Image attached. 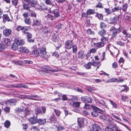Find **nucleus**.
<instances>
[{
  "instance_id": "nucleus-10",
  "label": "nucleus",
  "mask_w": 131,
  "mask_h": 131,
  "mask_svg": "<svg viewBox=\"0 0 131 131\" xmlns=\"http://www.w3.org/2000/svg\"><path fill=\"white\" fill-rule=\"evenodd\" d=\"M16 101L15 99H11L8 100L6 102V104L7 105H15Z\"/></svg>"
},
{
  "instance_id": "nucleus-18",
  "label": "nucleus",
  "mask_w": 131,
  "mask_h": 131,
  "mask_svg": "<svg viewBox=\"0 0 131 131\" xmlns=\"http://www.w3.org/2000/svg\"><path fill=\"white\" fill-rule=\"evenodd\" d=\"M119 19V17L117 16H115L113 18H111L110 19V23L113 24L116 22Z\"/></svg>"
},
{
  "instance_id": "nucleus-14",
  "label": "nucleus",
  "mask_w": 131,
  "mask_h": 131,
  "mask_svg": "<svg viewBox=\"0 0 131 131\" xmlns=\"http://www.w3.org/2000/svg\"><path fill=\"white\" fill-rule=\"evenodd\" d=\"M43 69L46 71H49L54 72H57L58 71V70L54 69L51 67L48 66H44Z\"/></svg>"
},
{
  "instance_id": "nucleus-64",
  "label": "nucleus",
  "mask_w": 131,
  "mask_h": 131,
  "mask_svg": "<svg viewBox=\"0 0 131 131\" xmlns=\"http://www.w3.org/2000/svg\"><path fill=\"white\" fill-rule=\"evenodd\" d=\"M52 56H56L57 58H58V57H59L58 53L57 52L55 51L52 54Z\"/></svg>"
},
{
  "instance_id": "nucleus-39",
  "label": "nucleus",
  "mask_w": 131,
  "mask_h": 131,
  "mask_svg": "<svg viewBox=\"0 0 131 131\" xmlns=\"http://www.w3.org/2000/svg\"><path fill=\"white\" fill-rule=\"evenodd\" d=\"M128 7V5L127 4H124L122 6V9L124 12H125Z\"/></svg>"
},
{
  "instance_id": "nucleus-45",
  "label": "nucleus",
  "mask_w": 131,
  "mask_h": 131,
  "mask_svg": "<svg viewBox=\"0 0 131 131\" xmlns=\"http://www.w3.org/2000/svg\"><path fill=\"white\" fill-rule=\"evenodd\" d=\"M29 12L31 13V15H30V16L34 17H36V13L33 11L31 10H29Z\"/></svg>"
},
{
  "instance_id": "nucleus-42",
  "label": "nucleus",
  "mask_w": 131,
  "mask_h": 131,
  "mask_svg": "<svg viewBox=\"0 0 131 131\" xmlns=\"http://www.w3.org/2000/svg\"><path fill=\"white\" fill-rule=\"evenodd\" d=\"M124 18L126 22H128L131 21V18L129 16H125L124 17Z\"/></svg>"
},
{
  "instance_id": "nucleus-33",
  "label": "nucleus",
  "mask_w": 131,
  "mask_h": 131,
  "mask_svg": "<svg viewBox=\"0 0 131 131\" xmlns=\"http://www.w3.org/2000/svg\"><path fill=\"white\" fill-rule=\"evenodd\" d=\"M86 89L89 91L91 92L92 91H95V88L93 87L87 86L86 87Z\"/></svg>"
},
{
  "instance_id": "nucleus-27",
  "label": "nucleus",
  "mask_w": 131,
  "mask_h": 131,
  "mask_svg": "<svg viewBox=\"0 0 131 131\" xmlns=\"http://www.w3.org/2000/svg\"><path fill=\"white\" fill-rule=\"evenodd\" d=\"M94 46H95L96 48L97 49L99 48H101L104 46V43L102 42H99L96 43H95Z\"/></svg>"
},
{
  "instance_id": "nucleus-12",
  "label": "nucleus",
  "mask_w": 131,
  "mask_h": 131,
  "mask_svg": "<svg viewBox=\"0 0 131 131\" xmlns=\"http://www.w3.org/2000/svg\"><path fill=\"white\" fill-rule=\"evenodd\" d=\"M92 128L93 131H101V128L99 125L96 124L92 125Z\"/></svg>"
},
{
  "instance_id": "nucleus-6",
  "label": "nucleus",
  "mask_w": 131,
  "mask_h": 131,
  "mask_svg": "<svg viewBox=\"0 0 131 131\" xmlns=\"http://www.w3.org/2000/svg\"><path fill=\"white\" fill-rule=\"evenodd\" d=\"M65 48L68 49H71L72 47L73 44L72 40H68L65 43Z\"/></svg>"
},
{
  "instance_id": "nucleus-9",
  "label": "nucleus",
  "mask_w": 131,
  "mask_h": 131,
  "mask_svg": "<svg viewBox=\"0 0 131 131\" xmlns=\"http://www.w3.org/2000/svg\"><path fill=\"white\" fill-rule=\"evenodd\" d=\"M82 101L86 103H91L93 100L91 98L88 96H82L81 98Z\"/></svg>"
},
{
  "instance_id": "nucleus-55",
  "label": "nucleus",
  "mask_w": 131,
  "mask_h": 131,
  "mask_svg": "<svg viewBox=\"0 0 131 131\" xmlns=\"http://www.w3.org/2000/svg\"><path fill=\"white\" fill-rule=\"evenodd\" d=\"M100 118L104 120H106L107 119V117L106 116L103 114H101L100 115Z\"/></svg>"
},
{
  "instance_id": "nucleus-13",
  "label": "nucleus",
  "mask_w": 131,
  "mask_h": 131,
  "mask_svg": "<svg viewBox=\"0 0 131 131\" xmlns=\"http://www.w3.org/2000/svg\"><path fill=\"white\" fill-rule=\"evenodd\" d=\"M12 32V30L9 29H4L3 31L4 35L6 37L9 36Z\"/></svg>"
},
{
  "instance_id": "nucleus-41",
  "label": "nucleus",
  "mask_w": 131,
  "mask_h": 131,
  "mask_svg": "<svg viewBox=\"0 0 131 131\" xmlns=\"http://www.w3.org/2000/svg\"><path fill=\"white\" fill-rule=\"evenodd\" d=\"M34 23L35 25L39 26L40 25V22L37 19H35L34 20Z\"/></svg>"
},
{
  "instance_id": "nucleus-46",
  "label": "nucleus",
  "mask_w": 131,
  "mask_h": 131,
  "mask_svg": "<svg viewBox=\"0 0 131 131\" xmlns=\"http://www.w3.org/2000/svg\"><path fill=\"white\" fill-rule=\"evenodd\" d=\"M73 48V52L75 53H76L77 50V46L76 45H74L72 46Z\"/></svg>"
},
{
  "instance_id": "nucleus-15",
  "label": "nucleus",
  "mask_w": 131,
  "mask_h": 131,
  "mask_svg": "<svg viewBox=\"0 0 131 131\" xmlns=\"http://www.w3.org/2000/svg\"><path fill=\"white\" fill-rule=\"evenodd\" d=\"M19 51L21 52L27 53L29 52V50L27 48L21 47L18 49Z\"/></svg>"
},
{
  "instance_id": "nucleus-52",
  "label": "nucleus",
  "mask_w": 131,
  "mask_h": 131,
  "mask_svg": "<svg viewBox=\"0 0 131 131\" xmlns=\"http://www.w3.org/2000/svg\"><path fill=\"white\" fill-rule=\"evenodd\" d=\"M117 44L121 46H122L124 44V42L123 41L119 40L117 42Z\"/></svg>"
},
{
  "instance_id": "nucleus-48",
  "label": "nucleus",
  "mask_w": 131,
  "mask_h": 131,
  "mask_svg": "<svg viewBox=\"0 0 131 131\" xmlns=\"http://www.w3.org/2000/svg\"><path fill=\"white\" fill-rule=\"evenodd\" d=\"M87 32L88 34L89 35H94V32L90 29H89L87 30Z\"/></svg>"
},
{
  "instance_id": "nucleus-32",
  "label": "nucleus",
  "mask_w": 131,
  "mask_h": 131,
  "mask_svg": "<svg viewBox=\"0 0 131 131\" xmlns=\"http://www.w3.org/2000/svg\"><path fill=\"white\" fill-rule=\"evenodd\" d=\"M101 41H102V42L104 43V45L106 43L108 42V38H107L103 36L101 38Z\"/></svg>"
},
{
  "instance_id": "nucleus-47",
  "label": "nucleus",
  "mask_w": 131,
  "mask_h": 131,
  "mask_svg": "<svg viewBox=\"0 0 131 131\" xmlns=\"http://www.w3.org/2000/svg\"><path fill=\"white\" fill-rule=\"evenodd\" d=\"M117 80V79L116 78H112L111 79H109L108 80H107V82H114L115 81H116V80Z\"/></svg>"
},
{
  "instance_id": "nucleus-59",
  "label": "nucleus",
  "mask_w": 131,
  "mask_h": 131,
  "mask_svg": "<svg viewBox=\"0 0 131 131\" xmlns=\"http://www.w3.org/2000/svg\"><path fill=\"white\" fill-rule=\"evenodd\" d=\"M115 52L113 53H112V55L114 57H116L118 54V50H116L114 51Z\"/></svg>"
},
{
  "instance_id": "nucleus-43",
  "label": "nucleus",
  "mask_w": 131,
  "mask_h": 131,
  "mask_svg": "<svg viewBox=\"0 0 131 131\" xmlns=\"http://www.w3.org/2000/svg\"><path fill=\"white\" fill-rule=\"evenodd\" d=\"M54 111L55 113L58 116H59L61 114V112L60 110H58L54 109Z\"/></svg>"
},
{
  "instance_id": "nucleus-7",
  "label": "nucleus",
  "mask_w": 131,
  "mask_h": 131,
  "mask_svg": "<svg viewBox=\"0 0 131 131\" xmlns=\"http://www.w3.org/2000/svg\"><path fill=\"white\" fill-rule=\"evenodd\" d=\"M110 30L112 33V37H115L118 32V29L115 28L113 26L111 27Z\"/></svg>"
},
{
  "instance_id": "nucleus-51",
  "label": "nucleus",
  "mask_w": 131,
  "mask_h": 131,
  "mask_svg": "<svg viewBox=\"0 0 131 131\" xmlns=\"http://www.w3.org/2000/svg\"><path fill=\"white\" fill-rule=\"evenodd\" d=\"M85 105L84 106V108L86 109H90L91 108V105L88 103H85L84 104Z\"/></svg>"
},
{
  "instance_id": "nucleus-61",
  "label": "nucleus",
  "mask_w": 131,
  "mask_h": 131,
  "mask_svg": "<svg viewBox=\"0 0 131 131\" xmlns=\"http://www.w3.org/2000/svg\"><path fill=\"white\" fill-rule=\"evenodd\" d=\"M46 3L47 5H51L52 3L51 2L52 0H45Z\"/></svg>"
},
{
  "instance_id": "nucleus-19",
  "label": "nucleus",
  "mask_w": 131,
  "mask_h": 131,
  "mask_svg": "<svg viewBox=\"0 0 131 131\" xmlns=\"http://www.w3.org/2000/svg\"><path fill=\"white\" fill-rule=\"evenodd\" d=\"M114 127L111 124L109 125L105 128V131H113L114 130Z\"/></svg>"
},
{
  "instance_id": "nucleus-25",
  "label": "nucleus",
  "mask_w": 131,
  "mask_h": 131,
  "mask_svg": "<svg viewBox=\"0 0 131 131\" xmlns=\"http://www.w3.org/2000/svg\"><path fill=\"white\" fill-rule=\"evenodd\" d=\"M37 2V0H32L31 2L28 4L29 5H30V7H35L36 5Z\"/></svg>"
},
{
  "instance_id": "nucleus-28",
  "label": "nucleus",
  "mask_w": 131,
  "mask_h": 131,
  "mask_svg": "<svg viewBox=\"0 0 131 131\" xmlns=\"http://www.w3.org/2000/svg\"><path fill=\"white\" fill-rule=\"evenodd\" d=\"M3 18V21L5 22L6 21H9L10 20L9 16L7 14L4 15Z\"/></svg>"
},
{
  "instance_id": "nucleus-5",
  "label": "nucleus",
  "mask_w": 131,
  "mask_h": 131,
  "mask_svg": "<svg viewBox=\"0 0 131 131\" xmlns=\"http://www.w3.org/2000/svg\"><path fill=\"white\" fill-rule=\"evenodd\" d=\"M86 119L83 118H80L78 120V126L80 128L84 127L86 122Z\"/></svg>"
},
{
  "instance_id": "nucleus-44",
  "label": "nucleus",
  "mask_w": 131,
  "mask_h": 131,
  "mask_svg": "<svg viewBox=\"0 0 131 131\" xmlns=\"http://www.w3.org/2000/svg\"><path fill=\"white\" fill-rule=\"evenodd\" d=\"M76 125L74 124V125H73L72 126H71V128H73L74 129V130H76L77 131H80L79 130H80V128H79V127H77Z\"/></svg>"
},
{
  "instance_id": "nucleus-17",
  "label": "nucleus",
  "mask_w": 131,
  "mask_h": 131,
  "mask_svg": "<svg viewBox=\"0 0 131 131\" xmlns=\"http://www.w3.org/2000/svg\"><path fill=\"white\" fill-rule=\"evenodd\" d=\"M28 98L30 99L35 100H38L40 99V97L37 95H29L28 96Z\"/></svg>"
},
{
  "instance_id": "nucleus-38",
  "label": "nucleus",
  "mask_w": 131,
  "mask_h": 131,
  "mask_svg": "<svg viewBox=\"0 0 131 131\" xmlns=\"http://www.w3.org/2000/svg\"><path fill=\"white\" fill-rule=\"evenodd\" d=\"M92 65V64L91 63L89 62L88 63L85 64L84 66L86 69H89L91 68V67Z\"/></svg>"
},
{
  "instance_id": "nucleus-60",
  "label": "nucleus",
  "mask_w": 131,
  "mask_h": 131,
  "mask_svg": "<svg viewBox=\"0 0 131 131\" xmlns=\"http://www.w3.org/2000/svg\"><path fill=\"white\" fill-rule=\"evenodd\" d=\"M110 101L112 105L114 108H116L117 106V104L114 102H113L111 100H110Z\"/></svg>"
},
{
  "instance_id": "nucleus-23",
  "label": "nucleus",
  "mask_w": 131,
  "mask_h": 131,
  "mask_svg": "<svg viewBox=\"0 0 131 131\" xmlns=\"http://www.w3.org/2000/svg\"><path fill=\"white\" fill-rule=\"evenodd\" d=\"M46 119L44 118L39 119H38V122L39 124L40 125H43L46 122Z\"/></svg>"
},
{
  "instance_id": "nucleus-35",
  "label": "nucleus",
  "mask_w": 131,
  "mask_h": 131,
  "mask_svg": "<svg viewBox=\"0 0 131 131\" xmlns=\"http://www.w3.org/2000/svg\"><path fill=\"white\" fill-rule=\"evenodd\" d=\"M121 8L119 6H115L113 9H112V10L113 12H116L119 10L121 11Z\"/></svg>"
},
{
  "instance_id": "nucleus-3",
  "label": "nucleus",
  "mask_w": 131,
  "mask_h": 131,
  "mask_svg": "<svg viewBox=\"0 0 131 131\" xmlns=\"http://www.w3.org/2000/svg\"><path fill=\"white\" fill-rule=\"evenodd\" d=\"M30 29V26H22L20 25L17 26L16 30L18 31L21 30L23 33L24 34L26 33V31Z\"/></svg>"
},
{
  "instance_id": "nucleus-36",
  "label": "nucleus",
  "mask_w": 131,
  "mask_h": 131,
  "mask_svg": "<svg viewBox=\"0 0 131 131\" xmlns=\"http://www.w3.org/2000/svg\"><path fill=\"white\" fill-rule=\"evenodd\" d=\"M10 125V123L8 120L6 121L4 124V125L5 127L8 128L9 127Z\"/></svg>"
},
{
  "instance_id": "nucleus-56",
  "label": "nucleus",
  "mask_w": 131,
  "mask_h": 131,
  "mask_svg": "<svg viewBox=\"0 0 131 131\" xmlns=\"http://www.w3.org/2000/svg\"><path fill=\"white\" fill-rule=\"evenodd\" d=\"M4 111L6 113H8L10 112V108L6 106L4 108Z\"/></svg>"
},
{
  "instance_id": "nucleus-1",
  "label": "nucleus",
  "mask_w": 131,
  "mask_h": 131,
  "mask_svg": "<svg viewBox=\"0 0 131 131\" xmlns=\"http://www.w3.org/2000/svg\"><path fill=\"white\" fill-rule=\"evenodd\" d=\"M46 53V49L44 47L37 48V46L36 45L32 47V54L35 57H38L40 55L42 57L45 58Z\"/></svg>"
},
{
  "instance_id": "nucleus-63",
  "label": "nucleus",
  "mask_w": 131,
  "mask_h": 131,
  "mask_svg": "<svg viewBox=\"0 0 131 131\" xmlns=\"http://www.w3.org/2000/svg\"><path fill=\"white\" fill-rule=\"evenodd\" d=\"M96 7H98L99 8H102V4L100 2H99L97 4L96 6Z\"/></svg>"
},
{
  "instance_id": "nucleus-22",
  "label": "nucleus",
  "mask_w": 131,
  "mask_h": 131,
  "mask_svg": "<svg viewBox=\"0 0 131 131\" xmlns=\"http://www.w3.org/2000/svg\"><path fill=\"white\" fill-rule=\"evenodd\" d=\"M18 46V44L15 41V42L11 45V49L14 50H16L17 49Z\"/></svg>"
},
{
  "instance_id": "nucleus-30",
  "label": "nucleus",
  "mask_w": 131,
  "mask_h": 131,
  "mask_svg": "<svg viewBox=\"0 0 131 131\" xmlns=\"http://www.w3.org/2000/svg\"><path fill=\"white\" fill-rule=\"evenodd\" d=\"M78 57L82 59L85 56L84 54V52L82 51H79L78 53Z\"/></svg>"
},
{
  "instance_id": "nucleus-58",
  "label": "nucleus",
  "mask_w": 131,
  "mask_h": 131,
  "mask_svg": "<svg viewBox=\"0 0 131 131\" xmlns=\"http://www.w3.org/2000/svg\"><path fill=\"white\" fill-rule=\"evenodd\" d=\"M24 63L28 64H32L33 63L32 61L29 60H25L24 61Z\"/></svg>"
},
{
  "instance_id": "nucleus-29",
  "label": "nucleus",
  "mask_w": 131,
  "mask_h": 131,
  "mask_svg": "<svg viewBox=\"0 0 131 131\" xmlns=\"http://www.w3.org/2000/svg\"><path fill=\"white\" fill-rule=\"evenodd\" d=\"M56 118L53 114L50 116L49 119H48V122L52 123V122H54L56 121Z\"/></svg>"
},
{
  "instance_id": "nucleus-4",
  "label": "nucleus",
  "mask_w": 131,
  "mask_h": 131,
  "mask_svg": "<svg viewBox=\"0 0 131 131\" xmlns=\"http://www.w3.org/2000/svg\"><path fill=\"white\" fill-rule=\"evenodd\" d=\"M46 111V108L45 107L42 106L36 108L35 110V111L36 115H37L39 114H45Z\"/></svg>"
},
{
  "instance_id": "nucleus-34",
  "label": "nucleus",
  "mask_w": 131,
  "mask_h": 131,
  "mask_svg": "<svg viewBox=\"0 0 131 131\" xmlns=\"http://www.w3.org/2000/svg\"><path fill=\"white\" fill-rule=\"evenodd\" d=\"M106 26V24L102 21L101 22L100 24V28L102 29H104Z\"/></svg>"
},
{
  "instance_id": "nucleus-54",
  "label": "nucleus",
  "mask_w": 131,
  "mask_h": 131,
  "mask_svg": "<svg viewBox=\"0 0 131 131\" xmlns=\"http://www.w3.org/2000/svg\"><path fill=\"white\" fill-rule=\"evenodd\" d=\"M101 103L102 104V106L103 108H105L107 109H108V108L106 104L104 102H103L102 103Z\"/></svg>"
},
{
  "instance_id": "nucleus-57",
  "label": "nucleus",
  "mask_w": 131,
  "mask_h": 131,
  "mask_svg": "<svg viewBox=\"0 0 131 131\" xmlns=\"http://www.w3.org/2000/svg\"><path fill=\"white\" fill-rule=\"evenodd\" d=\"M18 2L17 0H12V3L15 6L17 5Z\"/></svg>"
},
{
  "instance_id": "nucleus-53",
  "label": "nucleus",
  "mask_w": 131,
  "mask_h": 131,
  "mask_svg": "<svg viewBox=\"0 0 131 131\" xmlns=\"http://www.w3.org/2000/svg\"><path fill=\"white\" fill-rule=\"evenodd\" d=\"M27 39H31L32 37V35L31 33L29 32H27Z\"/></svg>"
},
{
  "instance_id": "nucleus-62",
  "label": "nucleus",
  "mask_w": 131,
  "mask_h": 131,
  "mask_svg": "<svg viewBox=\"0 0 131 131\" xmlns=\"http://www.w3.org/2000/svg\"><path fill=\"white\" fill-rule=\"evenodd\" d=\"M75 90L78 92L82 93L83 92L82 90L80 88L78 87L74 88Z\"/></svg>"
},
{
  "instance_id": "nucleus-26",
  "label": "nucleus",
  "mask_w": 131,
  "mask_h": 131,
  "mask_svg": "<svg viewBox=\"0 0 131 131\" xmlns=\"http://www.w3.org/2000/svg\"><path fill=\"white\" fill-rule=\"evenodd\" d=\"M98 34L101 36H105L106 34V31L104 29H102L99 31Z\"/></svg>"
},
{
  "instance_id": "nucleus-16",
  "label": "nucleus",
  "mask_w": 131,
  "mask_h": 131,
  "mask_svg": "<svg viewBox=\"0 0 131 131\" xmlns=\"http://www.w3.org/2000/svg\"><path fill=\"white\" fill-rule=\"evenodd\" d=\"M71 105L75 107H79L80 106L81 102H71Z\"/></svg>"
},
{
  "instance_id": "nucleus-24",
  "label": "nucleus",
  "mask_w": 131,
  "mask_h": 131,
  "mask_svg": "<svg viewBox=\"0 0 131 131\" xmlns=\"http://www.w3.org/2000/svg\"><path fill=\"white\" fill-rule=\"evenodd\" d=\"M52 13L54 14L55 17H57L60 15L59 10L58 9H56L54 10L53 11Z\"/></svg>"
},
{
  "instance_id": "nucleus-50",
  "label": "nucleus",
  "mask_w": 131,
  "mask_h": 131,
  "mask_svg": "<svg viewBox=\"0 0 131 131\" xmlns=\"http://www.w3.org/2000/svg\"><path fill=\"white\" fill-rule=\"evenodd\" d=\"M46 18H47L48 19H50L52 20L53 19L54 17L53 16H52L50 14H49L46 16Z\"/></svg>"
},
{
  "instance_id": "nucleus-21",
  "label": "nucleus",
  "mask_w": 131,
  "mask_h": 131,
  "mask_svg": "<svg viewBox=\"0 0 131 131\" xmlns=\"http://www.w3.org/2000/svg\"><path fill=\"white\" fill-rule=\"evenodd\" d=\"M3 43L6 46H9L10 44V39L8 38H5L4 40Z\"/></svg>"
},
{
  "instance_id": "nucleus-20",
  "label": "nucleus",
  "mask_w": 131,
  "mask_h": 131,
  "mask_svg": "<svg viewBox=\"0 0 131 131\" xmlns=\"http://www.w3.org/2000/svg\"><path fill=\"white\" fill-rule=\"evenodd\" d=\"M15 41L18 44V46L24 45V41L22 39H15Z\"/></svg>"
},
{
  "instance_id": "nucleus-31",
  "label": "nucleus",
  "mask_w": 131,
  "mask_h": 131,
  "mask_svg": "<svg viewBox=\"0 0 131 131\" xmlns=\"http://www.w3.org/2000/svg\"><path fill=\"white\" fill-rule=\"evenodd\" d=\"M95 13L94 10L91 9H88L86 12L87 15H90L94 14Z\"/></svg>"
},
{
  "instance_id": "nucleus-11",
  "label": "nucleus",
  "mask_w": 131,
  "mask_h": 131,
  "mask_svg": "<svg viewBox=\"0 0 131 131\" xmlns=\"http://www.w3.org/2000/svg\"><path fill=\"white\" fill-rule=\"evenodd\" d=\"M29 121L30 124L32 125L36 124L38 122L37 116H34L30 118Z\"/></svg>"
},
{
  "instance_id": "nucleus-37",
  "label": "nucleus",
  "mask_w": 131,
  "mask_h": 131,
  "mask_svg": "<svg viewBox=\"0 0 131 131\" xmlns=\"http://www.w3.org/2000/svg\"><path fill=\"white\" fill-rule=\"evenodd\" d=\"M30 5H27V4H24L23 5V8L25 9H26L27 10H30Z\"/></svg>"
},
{
  "instance_id": "nucleus-8",
  "label": "nucleus",
  "mask_w": 131,
  "mask_h": 131,
  "mask_svg": "<svg viewBox=\"0 0 131 131\" xmlns=\"http://www.w3.org/2000/svg\"><path fill=\"white\" fill-rule=\"evenodd\" d=\"M18 111L19 112L23 113L24 116L29 114L30 112L27 108L26 109L23 106L21 107L20 109H18Z\"/></svg>"
},
{
  "instance_id": "nucleus-40",
  "label": "nucleus",
  "mask_w": 131,
  "mask_h": 131,
  "mask_svg": "<svg viewBox=\"0 0 131 131\" xmlns=\"http://www.w3.org/2000/svg\"><path fill=\"white\" fill-rule=\"evenodd\" d=\"M24 21L26 24L29 25L30 24L31 20L30 18H26L25 19Z\"/></svg>"
},
{
  "instance_id": "nucleus-2",
  "label": "nucleus",
  "mask_w": 131,
  "mask_h": 131,
  "mask_svg": "<svg viewBox=\"0 0 131 131\" xmlns=\"http://www.w3.org/2000/svg\"><path fill=\"white\" fill-rule=\"evenodd\" d=\"M92 107L94 111L91 112V115L93 117H96L98 116V113L102 114L103 113V111L95 106L92 105Z\"/></svg>"
},
{
  "instance_id": "nucleus-49",
  "label": "nucleus",
  "mask_w": 131,
  "mask_h": 131,
  "mask_svg": "<svg viewBox=\"0 0 131 131\" xmlns=\"http://www.w3.org/2000/svg\"><path fill=\"white\" fill-rule=\"evenodd\" d=\"M96 16L99 19H102L103 18V15L101 14L98 13L96 15Z\"/></svg>"
}]
</instances>
